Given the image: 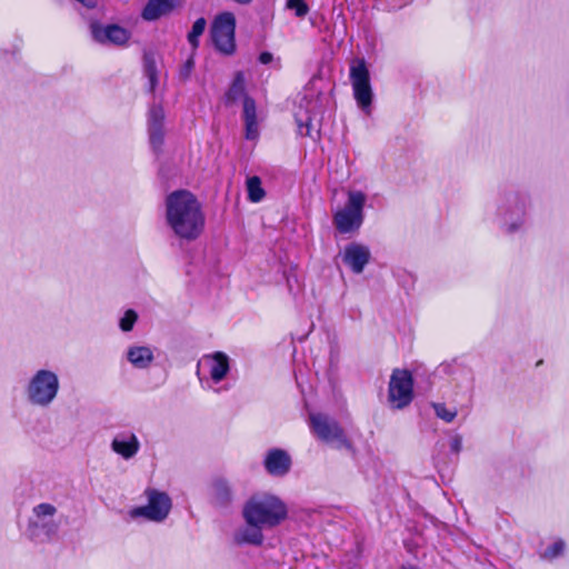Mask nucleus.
Instances as JSON below:
<instances>
[{
    "instance_id": "28",
    "label": "nucleus",
    "mask_w": 569,
    "mask_h": 569,
    "mask_svg": "<svg viewBox=\"0 0 569 569\" xmlns=\"http://www.w3.org/2000/svg\"><path fill=\"white\" fill-rule=\"evenodd\" d=\"M138 319V315L136 311L129 309L124 312L123 317L120 319V328L122 331L128 332L132 330L136 321Z\"/></svg>"
},
{
    "instance_id": "4",
    "label": "nucleus",
    "mask_w": 569,
    "mask_h": 569,
    "mask_svg": "<svg viewBox=\"0 0 569 569\" xmlns=\"http://www.w3.org/2000/svg\"><path fill=\"white\" fill-rule=\"evenodd\" d=\"M60 389L58 375L49 369L37 370L26 386V397L30 405L48 408L57 399Z\"/></svg>"
},
{
    "instance_id": "33",
    "label": "nucleus",
    "mask_w": 569,
    "mask_h": 569,
    "mask_svg": "<svg viewBox=\"0 0 569 569\" xmlns=\"http://www.w3.org/2000/svg\"><path fill=\"white\" fill-rule=\"evenodd\" d=\"M462 449V437L460 435H455L450 439V450L458 455Z\"/></svg>"
},
{
    "instance_id": "15",
    "label": "nucleus",
    "mask_w": 569,
    "mask_h": 569,
    "mask_svg": "<svg viewBox=\"0 0 569 569\" xmlns=\"http://www.w3.org/2000/svg\"><path fill=\"white\" fill-rule=\"evenodd\" d=\"M111 450L124 460L132 459L140 450L138 437L130 431L118 433L111 441Z\"/></svg>"
},
{
    "instance_id": "36",
    "label": "nucleus",
    "mask_w": 569,
    "mask_h": 569,
    "mask_svg": "<svg viewBox=\"0 0 569 569\" xmlns=\"http://www.w3.org/2000/svg\"><path fill=\"white\" fill-rule=\"evenodd\" d=\"M400 569H418V568H416V567H411V566H410V567H406V566H403V567H401Z\"/></svg>"
},
{
    "instance_id": "23",
    "label": "nucleus",
    "mask_w": 569,
    "mask_h": 569,
    "mask_svg": "<svg viewBox=\"0 0 569 569\" xmlns=\"http://www.w3.org/2000/svg\"><path fill=\"white\" fill-rule=\"evenodd\" d=\"M246 83L242 72H238L233 79L230 89L227 92V99L229 101H236L241 97H244Z\"/></svg>"
},
{
    "instance_id": "27",
    "label": "nucleus",
    "mask_w": 569,
    "mask_h": 569,
    "mask_svg": "<svg viewBox=\"0 0 569 569\" xmlns=\"http://www.w3.org/2000/svg\"><path fill=\"white\" fill-rule=\"evenodd\" d=\"M296 122L298 126V132L300 136H309L311 137V117L309 114H301L300 112L296 113Z\"/></svg>"
},
{
    "instance_id": "20",
    "label": "nucleus",
    "mask_w": 569,
    "mask_h": 569,
    "mask_svg": "<svg viewBox=\"0 0 569 569\" xmlns=\"http://www.w3.org/2000/svg\"><path fill=\"white\" fill-rule=\"evenodd\" d=\"M176 3V0H149L142 11V18L147 21H154L170 13Z\"/></svg>"
},
{
    "instance_id": "11",
    "label": "nucleus",
    "mask_w": 569,
    "mask_h": 569,
    "mask_svg": "<svg viewBox=\"0 0 569 569\" xmlns=\"http://www.w3.org/2000/svg\"><path fill=\"white\" fill-rule=\"evenodd\" d=\"M236 21L232 13L226 12L218 16L212 24L211 37L216 48L223 53L234 50Z\"/></svg>"
},
{
    "instance_id": "31",
    "label": "nucleus",
    "mask_w": 569,
    "mask_h": 569,
    "mask_svg": "<svg viewBox=\"0 0 569 569\" xmlns=\"http://www.w3.org/2000/svg\"><path fill=\"white\" fill-rule=\"evenodd\" d=\"M144 71H146L147 77L149 78L150 88H151V90H153V88L156 86V81H157L156 64H154L153 60L146 58Z\"/></svg>"
},
{
    "instance_id": "35",
    "label": "nucleus",
    "mask_w": 569,
    "mask_h": 569,
    "mask_svg": "<svg viewBox=\"0 0 569 569\" xmlns=\"http://www.w3.org/2000/svg\"><path fill=\"white\" fill-rule=\"evenodd\" d=\"M272 60V54L269 53V52H262L260 56H259V61L263 64H267L269 62H271Z\"/></svg>"
},
{
    "instance_id": "14",
    "label": "nucleus",
    "mask_w": 569,
    "mask_h": 569,
    "mask_svg": "<svg viewBox=\"0 0 569 569\" xmlns=\"http://www.w3.org/2000/svg\"><path fill=\"white\" fill-rule=\"evenodd\" d=\"M164 112L160 106H152L148 113V131L150 144L154 151L160 150L163 138Z\"/></svg>"
},
{
    "instance_id": "12",
    "label": "nucleus",
    "mask_w": 569,
    "mask_h": 569,
    "mask_svg": "<svg viewBox=\"0 0 569 569\" xmlns=\"http://www.w3.org/2000/svg\"><path fill=\"white\" fill-rule=\"evenodd\" d=\"M371 257L367 246L351 242L345 247L342 252V261L355 272L361 273Z\"/></svg>"
},
{
    "instance_id": "18",
    "label": "nucleus",
    "mask_w": 569,
    "mask_h": 569,
    "mask_svg": "<svg viewBox=\"0 0 569 569\" xmlns=\"http://www.w3.org/2000/svg\"><path fill=\"white\" fill-rule=\"evenodd\" d=\"M263 527L260 525L247 523L239 527L233 533V541L236 545H252L260 546L263 542Z\"/></svg>"
},
{
    "instance_id": "19",
    "label": "nucleus",
    "mask_w": 569,
    "mask_h": 569,
    "mask_svg": "<svg viewBox=\"0 0 569 569\" xmlns=\"http://www.w3.org/2000/svg\"><path fill=\"white\" fill-rule=\"evenodd\" d=\"M127 360L137 369H147L154 360L153 350L148 346H130Z\"/></svg>"
},
{
    "instance_id": "13",
    "label": "nucleus",
    "mask_w": 569,
    "mask_h": 569,
    "mask_svg": "<svg viewBox=\"0 0 569 569\" xmlns=\"http://www.w3.org/2000/svg\"><path fill=\"white\" fill-rule=\"evenodd\" d=\"M263 466L269 475L273 477H283L290 471L291 457L283 449H270L266 453Z\"/></svg>"
},
{
    "instance_id": "10",
    "label": "nucleus",
    "mask_w": 569,
    "mask_h": 569,
    "mask_svg": "<svg viewBox=\"0 0 569 569\" xmlns=\"http://www.w3.org/2000/svg\"><path fill=\"white\" fill-rule=\"evenodd\" d=\"M310 426L313 433L319 439L326 442H336L339 447H350L339 423L328 416L322 413H311Z\"/></svg>"
},
{
    "instance_id": "24",
    "label": "nucleus",
    "mask_w": 569,
    "mask_h": 569,
    "mask_svg": "<svg viewBox=\"0 0 569 569\" xmlns=\"http://www.w3.org/2000/svg\"><path fill=\"white\" fill-rule=\"evenodd\" d=\"M206 26L207 21L204 18H199L193 22V26L190 32L188 33V41L193 50H196L199 47V38L203 34Z\"/></svg>"
},
{
    "instance_id": "34",
    "label": "nucleus",
    "mask_w": 569,
    "mask_h": 569,
    "mask_svg": "<svg viewBox=\"0 0 569 569\" xmlns=\"http://www.w3.org/2000/svg\"><path fill=\"white\" fill-rule=\"evenodd\" d=\"M193 66H194L193 59L189 58L180 70L181 78L187 79L192 71Z\"/></svg>"
},
{
    "instance_id": "25",
    "label": "nucleus",
    "mask_w": 569,
    "mask_h": 569,
    "mask_svg": "<svg viewBox=\"0 0 569 569\" xmlns=\"http://www.w3.org/2000/svg\"><path fill=\"white\" fill-rule=\"evenodd\" d=\"M431 406L435 410L436 416L447 423L452 422L457 417V410L447 408L445 403L433 402Z\"/></svg>"
},
{
    "instance_id": "32",
    "label": "nucleus",
    "mask_w": 569,
    "mask_h": 569,
    "mask_svg": "<svg viewBox=\"0 0 569 569\" xmlns=\"http://www.w3.org/2000/svg\"><path fill=\"white\" fill-rule=\"evenodd\" d=\"M244 124H246V138L248 140H254L259 134L257 120H247V121H244Z\"/></svg>"
},
{
    "instance_id": "2",
    "label": "nucleus",
    "mask_w": 569,
    "mask_h": 569,
    "mask_svg": "<svg viewBox=\"0 0 569 569\" xmlns=\"http://www.w3.org/2000/svg\"><path fill=\"white\" fill-rule=\"evenodd\" d=\"M242 516L247 523L273 528L286 519L287 507L276 496L254 495L243 506Z\"/></svg>"
},
{
    "instance_id": "29",
    "label": "nucleus",
    "mask_w": 569,
    "mask_h": 569,
    "mask_svg": "<svg viewBox=\"0 0 569 569\" xmlns=\"http://www.w3.org/2000/svg\"><path fill=\"white\" fill-rule=\"evenodd\" d=\"M287 8L295 10L297 17L302 18L309 12V7L305 0H288Z\"/></svg>"
},
{
    "instance_id": "5",
    "label": "nucleus",
    "mask_w": 569,
    "mask_h": 569,
    "mask_svg": "<svg viewBox=\"0 0 569 569\" xmlns=\"http://www.w3.org/2000/svg\"><path fill=\"white\" fill-rule=\"evenodd\" d=\"M528 207V197L517 191L505 193L497 206V218L507 233L519 231L525 221Z\"/></svg>"
},
{
    "instance_id": "9",
    "label": "nucleus",
    "mask_w": 569,
    "mask_h": 569,
    "mask_svg": "<svg viewBox=\"0 0 569 569\" xmlns=\"http://www.w3.org/2000/svg\"><path fill=\"white\" fill-rule=\"evenodd\" d=\"M57 508L48 502L33 507L32 517L29 520V530L33 537L43 535L47 538L58 532L59 525L54 520Z\"/></svg>"
},
{
    "instance_id": "16",
    "label": "nucleus",
    "mask_w": 569,
    "mask_h": 569,
    "mask_svg": "<svg viewBox=\"0 0 569 569\" xmlns=\"http://www.w3.org/2000/svg\"><path fill=\"white\" fill-rule=\"evenodd\" d=\"M92 36L98 42H110L120 46L127 43L130 32L118 24H109L107 27L93 24Z\"/></svg>"
},
{
    "instance_id": "22",
    "label": "nucleus",
    "mask_w": 569,
    "mask_h": 569,
    "mask_svg": "<svg viewBox=\"0 0 569 569\" xmlns=\"http://www.w3.org/2000/svg\"><path fill=\"white\" fill-rule=\"evenodd\" d=\"M246 186L248 191V199L251 202H259L264 198L266 192L261 186V180L259 177H249L247 179Z\"/></svg>"
},
{
    "instance_id": "6",
    "label": "nucleus",
    "mask_w": 569,
    "mask_h": 569,
    "mask_svg": "<svg viewBox=\"0 0 569 569\" xmlns=\"http://www.w3.org/2000/svg\"><path fill=\"white\" fill-rule=\"evenodd\" d=\"M350 81L358 107L366 114H370L373 91L370 83V73L363 59L352 60L350 64Z\"/></svg>"
},
{
    "instance_id": "30",
    "label": "nucleus",
    "mask_w": 569,
    "mask_h": 569,
    "mask_svg": "<svg viewBox=\"0 0 569 569\" xmlns=\"http://www.w3.org/2000/svg\"><path fill=\"white\" fill-rule=\"evenodd\" d=\"M243 119L244 121L257 120L256 103L253 99L249 97H244L243 99Z\"/></svg>"
},
{
    "instance_id": "26",
    "label": "nucleus",
    "mask_w": 569,
    "mask_h": 569,
    "mask_svg": "<svg viewBox=\"0 0 569 569\" xmlns=\"http://www.w3.org/2000/svg\"><path fill=\"white\" fill-rule=\"evenodd\" d=\"M565 548H566L565 541L557 540L545 549V551L542 552V558L547 559V560H552V559L561 556L565 551Z\"/></svg>"
},
{
    "instance_id": "1",
    "label": "nucleus",
    "mask_w": 569,
    "mask_h": 569,
    "mask_svg": "<svg viewBox=\"0 0 569 569\" xmlns=\"http://www.w3.org/2000/svg\"><path fill=\"white\" fill-rule=\"evenodd\" d=\"M166 220L174 234L184 240L197 239L204 228V214L189 191L171 192L166 200Z\"/></svg>"
},
{
    "instance_id": "21",
    "label": "nucleus",
    "mask_w": 569,
    "mask_h": 569,
    "mask_svg": "<svg viewBox=\"0 0 569 569\" xmlns=\"http://www.w3.org/2000/svg\"><path fill=\"white\" fill-rule=\"evenodd\" d=\"M212 496L216 503L227 505L231 500V489L228 482L223 479H216L212 482Z\"/></svg>"
},
{
    "instance_id": "3",
    "label": "nucleus",
    "mask_w": 569,
    "mask_h": 569,
    "mask_svg": "<svg viewBox=\"0 0 569 569\" xmlns=\"http://www.w3.org/2000/svg\"><path fill=\"white\" fill-rule=\"evenodd\" d=\"M367 199V194L361 190H347L346 203L332 216L333 224L340 233H351L360 229L365 220Z\"/></svg>"
},
{
    "instance_id": "8",
    "label": "nucleus",
    "mask_w": 569,
    "mask_h": 569,
    "mask_svg": "<svg viewBox=\"0 0 569 569\" xmlns=\"http://www.w3.org/2000/svg\"><path fill=\"white\" fill-rule=\"evenodd\" d=\"M146 496L148 498V503L130 510V517L133 519L143 517L154 522L163 521L171 510L172 503L170 497L166 492H161L156 489L146 490Z\"/></svg>"
},
{
    "instance_id": "7",
    "label": "nucleus",
    "mask_w": 569,
    "mask_h": 569,
    "mask_svg": "<svg viewBox=\"0 0 569 569\" xmlns=\"http://www.w3.org/2000/svg\"><path fill=\"white\" fill-rule=\"evenodd\" d=\"M413 399V378L406 369H395L388 386V403L390 408L401 410Z\"/></svg>"
},
{
    "instance_id": "17",
    "label": "nucleus",
    "mask_w": 569,
    "mask_h": 569,
    "mask_svg": "<svg viewBox=\"0 0 569 569\" xmlns=\"http://www.w3.org/2000/svg\"><path fill=\"white\" fill-rule=\"evenodd\" d=\"M209 367V375L216 383L222 381L230 371V358L222 351H216L203 357Z\"/></svg>"
}]
</instances>
